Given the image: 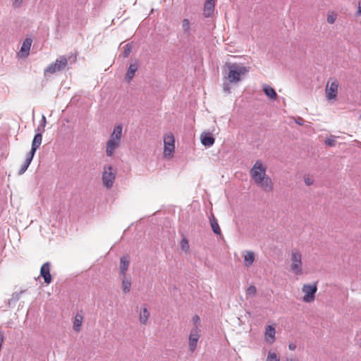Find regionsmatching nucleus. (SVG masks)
<instances>
[{
  "label": "nucleus",
  "mask_w": 361,
  "mask_h": 361,
  "mask_svg": "<svg viewBox=\"0 0 361 361\" xmlns=\"http://www.w3.org/2000/svg\"><path fill=\"white\" fill-rule=\"evenodd\" d=\"M77 61V55L75 54H69L67 56H59L55 62L51 63L44 70V74H54L56 72L64 70L69 64H73Z\"/></svg>",
  "instance_id": "obj_1"
},
{
  "label": "nucleus",
  "mask_w": 361,
  "mask_h": 361,
  "mask_svg": "<svg viewBox=\"0 0 361 361\" xmlns=\"http://www.w3.org/2000/svg\"><path fill=\"white\" fill-rule=\"evenodd\" d=\"M226 67L228 69L226 79L230 83H238L249 71V68L237 63H227Z\"/></svg>",
  "instance_id": "obj_2"
},
{
  "label": "nucleus",
  "mask_w": 361,
  "mask_h": 361,
  "mask_svg": "<svg viewBox=\"0 0 361 361\" xmlns=\"http://www.w3.org/2000/svg\"><path fill=\"white\" fill-rule=\"evenodd\" d=\"M123 126L119 124L114 128L113 132L106 144V154L108 157H112L115 150L120 146L122 137Z\"/></svg>",
  "instance_id": "obj_3"
},
{
  "label": "nucleus",
  "mask_w": 361,
  "mask_h": 361,
  "mask_svg": "<svg viewBox=\"0 0 361 361\" xmlns=\"http://www.w3.org/2000/svg\"><path fill=\"white\" fill-rule=\"evenodd\" d=\"M290 271L295 275L302 274V254L298 249H293L290 253Z\"/></svg>",
  "instance_id": "obj_4"
},
{
  "label": "nucleus",
  "mask_w": 361,
  "mask_h": 361,
  "mask_svg": "<svg viewBox=\"0 0 361 361\" xmlns=\"http://www.w3.org/2000/svg\"><path fill=\"white\" fill-rule=\"evenodd\" d=\"M267 166L259 160L257 161L250 170V176L254 183L259 181L268 175L266 173Z\"/></svg>",
  "instance_id": "obj_5"
},
{
  "label": "nucleus",
  "mask_w": 361,
  "mask_h": 361,
  "mask_svg": "<svg viewBox=\"0 0 361 361\" xmlns=\"http://www.w3.org/2000/svg\"><path fill=\"white\" fill-rule=\"evenodd\" d=\"M116 170L111 166H104L102 173V183L104 187L111 188L116 179Z\"/></svg>",
  "instance_id": "obj_6"
},
{
  "label": "nucleus",
  "mask_w": 361,
  "mask_h": 361,
  "mask_svg": "<svg viewBox=\"0 0 361 361\" xmlns=\"http://www.w3.org/2000/svg\"><path fill=\"white\" fill-rule=\"evenodd\" d=\"M338 82L336 78H331L328 80L325 94L327 100H335L337 98Z\"/></svg>",
  "instance_id": "obj_7"
},
{
  "label": "nucleus",
  "mask_w": 361,
  "mask_h": 361,
  "mask_svg": "<svg viewBox=\"0 0 361 361\" xmlns=\"http://www.w3.org/2000/svg\"><path fill=\"white\" fill-rule=\"evenodd\" d=\"M175 138L172 133L167 134L164 137V157L171 158L175 150Z\"/></svg>",
  "instance_id": "obj_8"
},
{
  "label": "nucleus",
  "mask_w": 361,
  "mask_h": 361,
  "mask_svg": "<svg viewBox=\"0 0 361 361\" xmlns=\"http://www.w3.org/2000/svg\"><path fill=\"white\" fill-rule=\"evenodd\" d=\"M302 291L304 293L302 300L305 302H312L315 299V293L317 291V286L316 283L313 284H304L302 287Z\"/></svg>",
  "instance_id": "obj_9"
},
{
  "label": "nucleus",
  "mask_w": 361,
  "mask_h": 361,
  "mask_svg": "<svg viewBox=\"0 0 361 361\" xmlns=\"http://www.w3.org/2000/svg\"><path fill=\"white\" fill-rule=\"evenodd\" d=\"M201 330L190 329L188 336V350L190 353H194L197 346V342L200 338Z\"/></svg>",
  "instance_id": "obj_10"
},
{
  "label": "nucleus",
  "mask_w": 361,
  "mask_h": 361,
  "mask_svg": "<svg viewBox=\"0 0 361 361\" xmlns=\"http://www.w3.org/2000/svg\"><path fill=\"white\" fill-rule=\"evenodd\" d=\"M255 184L266 192H270L274 190V183L269 176L257 182Z\"/></svg>",
  "instance_id": "obj_11"
},
{
  "label": "nucleus",
  "mask_w": 361,
  "mask_h": 361,
  "mask_svg": "<svg viewBox=\"0 0 361 361\" xmlns=\"http://www.w3.org/2000/svg\"><path fill=\"white\" fill-rule=\"evenodd\" d=\"M264 341L268 344H273L276 341V329L272 325H267L264 331Z\"/></svg>",
  "instance_id": "obj_12"
},
{
  "label": "nucleus",
  "mask_w": 361,
  "mask_h": 361,
  "mask_svg": "<svg viewBox=\"0 0 361 361\" xmlns=\"http://www.w3.org/2000/svg\"><path fill=\"white\" fill-rule=\"evenodd\" d=\"M50 262H45L42 264L40 269V276L44 279V283L49 284L51 281V276L50 274Z\"/></svg>",
  "instance_id": "obj_13"
},
{
  "label": "nucleus",
  "mask_w": 361,
  "mask_h": 361,
  "mask_svg": "<svg viewBox=\"0 0 361 361\" xmlns=\"http://www.w3.org/2000/svg\"><path fill=\"white\" fill-rule=\"evenodd\" d=\"M130 264V257L128 255H124L120 259V274L123 276H126V271L128 269Z\"/></svg>",
  "instance_id": "obj_14"
},
{
  "label": "nucleus",
  "mask_w": 361,
  "mask_h": 361,
  "mask_svg": "<svg viewBox=\"0 0 361 361\" xmlns=\"http://www.w3.org/2000/svg\"><path fill=\"white\" fill-rule=\"evenodd\" d=\"M42 132L37 133L32 140L31 150L29 152L32 154H35L36 150L42 144Z\"/></svg>",
  "instance_id": "obj_15"
},
{
  "label": "nucleus",
  "mask_w": 361,
  "mask_h": 361,
  "mask_svg": "<svg viewBox=\"0 0 361 361\" xmlns=\"http://www.w3.org/2000/svg\"><path fill=\"white\" fill-rule=\"evenodd\" d=\"M138 67L139 66L137 62H134L130 64L125 77L126 80L128 82L133 78L135 73L138 69Z\"/></svg>",
  "instance_id": "obj_16"
},
{
  "label": "nucleus",
  "mask_w": 361,
  "mask_h": 361,
  "mask_svg": "<svg viewBox=\"0 0 361 361\" xmlns=\"http://www.w3.org/2000/svg\"><path fill=\"white\" fill-rule=\"evenodd\" d=\"M32 42V40L30 38H26L24 40L20 51L21 56L26 57L28 56Z\"/></svg>",
  "instance_id": "obj_17"
},
{
  "label": "nucleus",
  "mask_w": 361,
  "mask_h": 361,
  "mask_svg": "<svg viewBox=\"0 0 361 361\" xmlns=\"http://www.w3.org/2000/svg\"><path fill=\"white\" fill-rule=\"evenodd\" d=\"M214 1L215 0H207L204 6V15L205 17H210L214 10Z\"/></svg>",
  "instance_id": "obj_18"
},
{
  "label": "nucleus",
  "mask_w": 361,
  "mask_h": 361,
  "mask_svg": "<svg viewBox=\"0 0 361 361\" xmlns=\"http://www.w3.org/2000/svg\"><path fill=\"white\" fill-rule=\"evenodd\" d=\"M84 319L83 314L80 312H78L73 320V329L75 331L79 332L81 329V326Z\"/></svg>",
  "instance_id": "obj_19"
},
{
  "label": "nucleus",
  "mask_w": 361,
  "mask_h": 361,
  "mask_svg": "<svg viewBox=\"0 0 361 361\" xmlns=\"http://www.w3.org/2000/svg\"><path fill=\"white\" fill-rule=\"evenodd\" d=\"M245 265L250 267L255 261V253L252 251L245 250L243 252Z\"/></svg>",
  "instance_id": "obj_20"
},
{
  "label": "nucleus",
  "mask_w": 361,
  "mask_h": 361,
  "mask_svg": "<svg viewBox=\"0 0 361 361\" xmlns=\"http://www.w3.org/2000/svg\"><path fill=\"white\" fill-rule=\"evenodd\" d=\"M34 155L35 154H32V153L30 152H28L26 155V157H25V159L24 161V163L21 166L19 171H18V174L19 175H22L23 174L27 169V168L29 167L33 157H34Z\"/></svg>",
  "instance_id": "obj_21"
},
{
  "label": "nucleus",
  "mask_w": 361,
  "mask_h": 361,
  "mask_svg": "<svg viewBox=\"0 0 361 361\" xmlns=\"http://www.w3.org/2000/svg\"><path fill=\"white\" fill-rule=\"evenodd\" d=\"M201 142L205 147H211L214 143V138L208 133H204L201 135Z\"/></svg>",
  "instance_id": "obj_22"
},
{
  "label": "nucleus",
  "mask_w": 361,
  "mask_h": 361,
  "mask_svg": "<svg viewBox=\"0 0 361 361\" xmlns=\"http://www.w3.org/2000/svg\"><path fill=\"white\" fill-rule=\"evenodd\" d=\"M209 221L213 232L216 235H221V232L218 221L212 214L209 216Z\"/></svg>",
  "instance_id": "obj_23"
},
{
  "label": "nucleus",
  "mask_w": 361,
  "mask_h": 361,
  "mask_svg": "<svg viewBox=\"0 0 361 361\" xmlns=\"http://www.w3.org/2000/svg\"><path fill=\"white\" fill-rule=\"evenodd\" d=\"M149 315H150L148 309L146 307V306L145 305L141 309V311L140 312V315H139L140 322L142 324H146L147 323Z\"/></svg>",
  "instance_id": "obj_24"
},
{
  "label": "nucleus",
  "mask_w": 361,
  "mask_h": 361,
  "mask_svg": "<svg viewBox=\"0 0 361 361\" xmlns=\"http://www.w3.org/2000/svg\"><path fill=\"white\" fill-rule=\"evenodd\" d=\"M263 90L265 94L269 97L271 99L275 100L277 97V94L274 89L268 85H264L263 86Z\"/></svg>",
  "instance_id": "obj_25"
},
{
  "label": "nucleus",
  "mask_w": 361,
  "mask_h": 361,
  "mask_svg": "<svg viewBox=\"0 0 361 361\" xmlns=\"http://www.w3.org/2000/svg\"><path fill=\"white\" fill-rule=\"evenodd\" d=\"M131 283L130 279H127L126 276H123L122 279V290L124 293H129L130 290Z\"/></svg>",
  "instance_id": "obj_26"
},
{
  "label": "nucleus",
  "mask_w": 361,
  "mask_h": 361,
  "mask_svg": "<svg viewBox=\"0 0 361 361\" xmlns=\"http://www.w3.org/2000/svg\"><path fill=\"white\" fill-rule=\"evenodd\" d=\"M182 27L183 30V32L187 35H190L191 29H190V24L189 22V20L187 18H184L182 23Z\"/></svg>",
  "instance_id": "obj_27"
},
{
  "label": "nucleus",
  "mask_w": 361,
  "mask_h": 361,
  "mask_svg": "<svg viewBox=\"0 0 361 361\" xmlns=\"http://www.w3.org/2000/svg\"><path fill=\"white\" fill-rule=\"evenodd\" d=\"M266 361H280V357L276 353L269 350Z\"/></svg>",
  "instance_id": "obj_28"
},
{
  "label": "nucleus",
  "mask_w": 361,
  "mask_h": 361,
  "mask_svg": "<svg viewBox=\"0 0 361 361\" xmlns=\"http://www.w3.org/2000/svg\"><path fill=\"white\" fill-rule=\"evenodd\" d=\"M193 326L191 329L200 330V318L198 315L192 317Z\"/></svg>",
  "instance_id": "obj_29"
},
{
  "label": "nucleus",
  "mask_w": 361,
  "mask_h": 361,
  "mask_svg": "<svg viewBox=\"0 0 361 361\" xmlns=\"http://www.w3.org/2000/svg\"><path fill=\"white\" fill-rule=\"evenodd\" d=\"M336 19H337V14L335 12L331 11L327 14L326 20H327L328 23L334 24L335 23V21L336 20Z\"/></svg>",
  "instance_id": "obj_30"
},
{
  "label": "nucleus",
  "mask_w": 361,
  "mask_h": 361,
  "mask_svg": "<svg viewBox=\"0 0 361 361\" xmlns=\"http://www.w3.org/2000/svg\"><path fill=\"white\" fill-rule=\"evenodd\" d=\"M180 247L183 251H185L186 252L189 250L190 247H189L188 240L185 237L183 238L180 241Z\"/></svg>",
  "instance_id": "obj_31"
},
{
  "label": "nucleus",
  "mask_w": 361,
  "mask_h": 361,
  "mask_svg": "<svg viewBox=\"0 0 361 361\" xmlns=\"http://www.w3.org/2000/svg\"><path fill=\"white\" fill-rule=\"evenodd\" d=\"M257 293V288L255 286H250L246 290L247 296H255Z\"/></svg>",
  "instance_id": "obj_32"
},
{
  "label": "nucleus",
  "mask_w": 361,
  "mask_h": 361,
  "mask_svg": "<svg viewBox=\"0 0 361 361\" xmlns=\"http://www.w3.org/2000/svg\"><path fill=\"white\" fill-rule=\"evenodd\" d=\"M132 45L130 44H126L124 47V50L123 51V56L124 58H126L129 56L130 53L132 51Z\"/></svg>",
  "instance_id": "obj_33"
},
{
  "label": "nucleus",
  "mask_w": 361,
  "mask_h": 361,
  "mask_svg": "<svg viewBox=\"0 0 361 361\" xmlns=\"http://www.w3.org/2000/svg\"><path fill=\"white\" fill-rule=\"evenodd\" d=\"M304 180H305V183L307 185H311L314 183V180L313 178L309 176H305L304 177Z\"/></svg>",
  "instance_id": "obj_34"
},
{
  "label": "nucleus",
  "mask_w": 361,
  "mask_h": 361,
  "mask_svg": "<svg viewBox=\"0 0 361 361\" xmlns=\"http://www.w3.org/2000/svg\"><path fill=\"white\" fill-rule=\"evenodd\" d=\"M325 144L332 147L335 145L336 140L334 138H327L325 140Z\"/></svg>",
  "instance_id": "obj_35"
},
{
  "label": "nucleus",
  "mask_w": 361,
  "mask_h": 361,
  "mask_svg": "<svg viewBox=\"0 0 361 361\" xmlns=\"http://www.w3.org/2000/svg\"><path fill=\"white\" fill-rule=\"evenodd\" d=\"M355 16L356 17L361 16V0L358 1L357 11L355 12Z\"/></svg>",
  "instance_id": "obj_36"
},
{
  "label": "nucleus",
  "mask_w": 361,
  "mask_h": 361,
  "mask_svg": "<svg viewBox=\"0 0 361 361\" xmlns=\"http://www.w3.org/2000/svg\"><path fill=\"white\" fill-rule=\"evenodd\" d=\"M23 4V0H14L13 2V6L14 8H19Z\"/></svg>",
  "instance_id": "obj_37"
},
{
  "label": "nucleus",
  "mask_w": 361,
  "mask_h": 361,
  "mask_svg": "<svg viewBox=\"0 0 361 361\" xmlns=\"http://www.w3.org/2000/svg\"><path fill=\"white\" fill-rule=\"evenodd\" d=\"M24 291H20V292H18V293H14L13 294V298L15 299V300H18L20 298V295L21 294L23 293Z\"/></svg>",
  "instance_id": "obj_38"
},
{
  "label": "nucleus",
  "mask_w": 361,
  "mask_h": 361,
  "mask_svg": "<svg viewBox=\"0 0 361 361\" xmlns=\"http://www.w3.org/2000/svg\"><path fill=\"white\" fill-rule=\"evenodd\" d=\"M45 124H46V118L44 116H42V121H41V126H42V132H44V126H45Z\"/></svg>",
  "instance_id": "obj_39"
},
{
  "label": "nucleus",
  "mask_w": 361,
  "mask_h": 361,
  "mask_svg": "<svg viewBox=\"0 0 361 361\" xmlns=\"http://www.w3.org/2000/svg\"><path fill=\"white\" fill-rule=\"evenodd\" d=\"M4 333L0 330V350L1 349V346L4 342Z\"/></svg>",
  "instance_id": "obj_40"
},
{
  "label": "nucleus",
  "mask_w": 361,
  "mask_h": 361,
  "mask_svg": "<svg viewBox=\"0 0 361 361\" xmlns=\"http://www.w3.org/2000/svg\"><path fill=\"white\" fill-rule=\"evenodd\" d=\"M295 122L300 125V126H302L304 124V120L302 118H300V117H298L296 120H295Z\"/></svg>",
  "instance_id": "obj_41"
},
{
  "label": "nucleus",
  "mask_w": 361,
  "mask_h": 361,
  "mask_svg": "<svg viewBox=\"0 0 361 361\" xmlns=\"http://www.w3.org/2000/svg\"><path fill=\"white\" fill-rule=\"evenodd\" d=\"M224 91L228 93L230 92V87L228 84H224Z\"/></svg>",
  "instance_id": "obj_42"
},
{
  "label": "nucleus",
  "mask_w": 361,
  "mask_h": 361,
  "mask_svg": "<svg viewBox=\"0 0 361 361\" xmlns=\"http://www.w3.org/2000/svg\"><path fill=\"white\" fill-rule=\"evenodd\" d=\"M288 348L290 350H295L296 348V345L295 343H290L288 345Z\"/></svg>",
  "instance_id": "obj_43"
},
{
  "label": "nucleus",
  "mask_w": 361,
  "mask_h": 361,
  "mask_svg": "<svg viewBox=\"0 0 361 361\" xmlns=\"http://www.w3.org/2000/svg\"><path fill=\"white\" fill-rule=\"evenodd\" d=\"M286 361H293V359H292V358H287Z\"/></svg>",
  "instance_id": "obj_44"
}]
</instances>
